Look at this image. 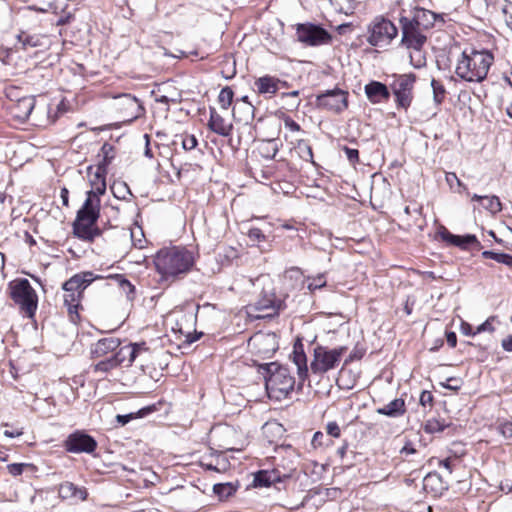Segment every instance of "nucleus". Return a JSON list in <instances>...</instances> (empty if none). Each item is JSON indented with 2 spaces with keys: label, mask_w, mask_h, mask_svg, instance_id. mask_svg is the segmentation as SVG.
I'll return each mask as SVG.
<instances>
[{
  "label": "nucleus",
  "mask_w": 512,
  "mask_h": 512,
  "mask_svg": "<svg viewBox=\"0 0 512 512\" xmlns=\"http://www.w3.org/2000/svg\"><path fill=\"white\" fill-rule=\"evenodd\" d=\"M295 148L297 150V153L303 160L309 161L314 164L312 147L308 143V141L303 139L298 140Z\"/></svg>",
  "instance_id": "nucleus-34"
},
{
  "label": "nucleus",
  "mask_w": 512,
  "mask_h": 512,
  "mask_svg": "<svg viewBox=\"0 0 512 512\" xmlns=\"http://www.w3.org/2000/svg\"><path fill=\"white\" fill-rule=\"evenodd\" d=\"M59 0H27L29 3L28 9L36 11V12H54L56 13L59 8L57 2Z\"/></svg>",
  "instance_id": "nucleus-29"
},
{
  "label": "nucleus",
  "mask_w": 512,
  "mask_h": 512,
  "mask_svg": "<svg viewBox=\"0 0 512 512\" xmlns=\"http://www.w3.org/2000/svg\"><path fill=\"white\" fill-rule=\"evenodd\" d=\"M134 418H136L134 413H129V414H125V415H120L119 414V415L116 416L117 422L119 424H121L122 426L126 425L127 423H129Z\"/></svg>",
  "instance_id": "nucleus-59"
},
{
  "label": "nucleus",
  "mask_w": 512,
  "mask_h": 512,
  "mask_svg": "<svg viewBox=\"0 0 512 512\" xmlns=\"http://www.w3.org/2000/svg\"><path fill=\"white\" fill-rule=\"evenodd\" d=\"M379 415L397 418L403 416L406 412L405 401L402 398H396L383 407L377 408Z\"/></svg>",
  "instance_id": "nucleus-25"
},
{
  "label": "nucleus",
  "mask_w": 512,
  "mask_h": 512,
  "mask_svg": "<svg viewBox=\"0 0 512 512\" xmlns=\"http://www.w3.org/2000/svg\"><path fill=\"white\" fill-rule=\"evenodd\" d=\"M481 255L485 259H493L496 262L500 263L502 261L504 253L503 252H494L491 250H485L482 252Z\"/></svg>",
  "instance_id": "nucleus-54"
},
{
  "label": "nucleus",
  "mask_w": 512,
  "mask_h": 512,
  "mask_svg": "<svg viewBox=\"0 0 512 512\" xmlns=\"http://www.w3.org/2000/svg\"><path fill=\"white\" fill-rule=\"evenodd\" d=\"M365 351L362 349L355 348L346 358L345 364H348L354 360H360L364 356Z\"/></svg>",
  "instance_id": "nucleus-57"
},
{
  "label": "nucleus",
  "mask_w": 512,
  "mask_h": 512,
  "mask_svg": "<svg viewBox=\"0 0 512 512\" xmlns=\"http://www.w3.org/2000/svg\"><path fill=\"white\" fill-rule=\"evenodd\" d=\"M367 41L375 47H385L397 36V27L388 19L376 17L368 28Z\"/></svg>",
  "instance_id": "nucleus-8"
},
{
  "label": "nucleus",
  "mask_w": 512,
  "mask_h": 512,
  "mask_svg": "<svg viewBox=\"0 0 512 512\" xmlns=\"http://www.w3.org/2000/svg\"><path fill=\"white\" fill-rule=\"evenodd\" d=\"M238 485L233 483H217L213 486V492L220 500H226L231 497L237 490Z\"/></svg>",
  "instance_id": "nucleus-32"
},
{
  "label": "nucleus",
  "mask_w": 512,
  "mask_h": 512,
  "mask_svg": "<svg viewBox=\"0 0 512 512\" xmlns=\"http://www.w3.org/2000/svg\"><path fill=\"white\" fill-rule=\"evenodd\" d=\"M494 56L487 50H464L458 60L455 73L467 82H483L493 64Z\"/></svg>",
  "instance_id": "nucleus-3"
},
{
  "label": "nucleus",
  "mask_w": 512,
  "mask_h": 512,
  "mask_svg": "<svg viewBox=\"0 0 512 512\" xmlns=\"http://www.w3.org/2000/svg\"><path fill=\"white\" fill-rule=\"evenodd\" d=\"M281 81L270 75L262 76L255 80V87L260 94H275Z\"/></svg>",
  "instance_id": "nucleus-27"
},
{
  "label": "nucleus",
  "mask_w": 512,
  "mask_h": 512,
  "mask_svg": "<svg viewBox=\"0 0 512 512\" xmlns=\"http://www.w3.org/2000/svg\"><path fill=\"white\" fill-rule=\"evenodd\" d=\"M446 181L451 187L454 182H456L458 186H462L461 181L458 179L457 175L453 172H449L446 174Z\"/></svg>",
  "instance_id": "nucleus-64"
},
{
  "label": "nucleus",
  "mask_w": 512,
  "mask_h": 512,
  "mask_svg": "<svg viewBox=\"0 0 512 512\" xmlns=\"http://www.w3.org/2000/svg\"><path fill=\"white\" fill-rule=\"evenodd\" d=\"M154 264L162 280H174L191 270L194 265V257L183 247L162 248L156 253Z\"/></svg>",
  "instance_id": "nucleus-1"
},
{
  "label": "nucleus",
  "mask_w": 512,
  "mask_h": 512,
  "mask_svg": "<svg viewBox=\"0 0 512 512\" xmlns=\"http://www.w3.org/2000/svg\"><path fill=\"white\" fill-rule=\"evenodd\" d=\"M346 346L329 348L323 345H317L313 351V359L310 363V369L313 374L323 375L330 370L335 369L342 356L346 353Z\"/></svg>",
  "instance_id": "nucleus-7"
},
{
  "label": "nucleus",
  "mask_w": 512,
  "mask_h": 512,
  "mask_svg": "<svg viewBox=\"0 0 512 512\" xmlns=\"http://www.w3.org/2000/svg\"><path fill=\"white\" fill-rule=\"evenodd\" d=\"M339 5V10L346 15L352 14L355 8L354 0H335Z\"/></svg>",
  "instance_id": "nucleus-47"
},
{
  "label": "nucleus",
  "mask_w": 512,
  "mask_h": 512,
  "mask_svg": "<svg viewBox=\"0 0 512 512\" xmlns=\"http://www.w3.org/2000/svg\"><path fill=\"white\" fill-rule=\"evenodd\" d=\"M130 343L122 346L119 350L113 354L114 359L117 361L118 366L128 363Z\"/></svg>",
  "instance_id": "nucleus-44"
},
{
  "label": "nucleus",
  "mask_w": 512,
  "mask_h": 512,
  "mask_svg": "<svg viewBox=\"0 0 512 512\" xmlns=\"http://www.w3.org/2000/svg\"><path fill=\"white\" fill-rule=\"evenodd\" d=\"M436 18L437 16L435 13L423 8H414L413 11H411V15L408 16L410 21L424 31L434 26Z\"/></svg>",
  "instance_id": "nucleus-22"
},
{
  "label": "nucleus",
  "mask_w": 512,
  "mask_h": 512,
  "mask_svg": "<svg viewBox=\"0 0 512 512\" xmlns=\"http://www.w3.org/2000/svg\"><path fill=\"white\" fill-rule=\"evenodd\" d=\"M106 278L114 280L122 291L126 294L128 300L132 301L135 298V286L122 274H111Z\"/></svg>",
  "instance_id": "nucleus-30"
},
{
  "label": "nucleus",
  "mask_w": 512,
  "mask_h": 512,
  "mask_svg": "<svg viewBox=\"0 0 512 512\" xmlns=\"http://www.w3.org/2000/svg\"><path fill=\"white\" fill-rule=\"evenodd\" d=\"M326 286L325 274H319L316 277L308 278L307 288L309 291L314 292L317 289Z\"/></svg>",
  "instance_id": "nucleus-43"
},
{
  "label": "nucleus",
  "mask_w": 512,
  "mask_h": 512,
  "mask_svg": "<svg viewBox=\"0 0 512 512\" xmlns=\"http://www.w3.org/2000/svg\"><path fill=\"white\" fill-rule=\"evenodd\" d=\"M326 433L334 438H339L341 436V429L336 421H331L327 423Z\"/></svg>",
  "instance_id": "nucleus-52"
},
{
  "label": "nucleus",
  "mask_w": 512,
  "mask_h": 512,
  "mask_svg": "<svg viewBox=\"0 0 512 512\" xmlns=\"http://www.w3.org/2000/svg\"><path fill=\"white\" fill-rule=\"evenodd\" d=\"M18 40L22 44L23 48H25V49L27 47H38V46L42 45L41 39L39 36L30 35V34H27L24 32L18 36Z\"/></svg>",
  "instance_id": "nucleus-39"
},
{
  "label": "nucleus",
  "mask_w": 512,
  "mask_h": 512,
  "mask_svg": "<svg viewBox=\"0 0 512 512\" xmlns=\"http://www.w3.org/2000/svg\"><path fill=\"white\" fill-rule=\"evenodd\" d=\"M198 144V141L194 135H185L182 139V147L186 151L194 149Z\"/></svg>",
  "instance_id": "nucleus-50"
},
{
  "label": "nucleus",
  "mask_w": 512,
  "mask_h": 512,
  "mask_svg": "<svg viewBox=\"0 0 512 512\" xmlns=\"http://www.w3.org/2000/svg\"><path fill=\"white\" fill-rule=\"evenodd\" d=\"M446 341H447V344L451 348L456 347V345H457V335H456V333L453 332V331L446 332Z\"/></svg>",
  "instance_id": "nucleus-61"
},
{
  "label": "nucleus",
  "mask_w": 512,
  "mask_h": 512,
  "mask_svg": "<svg viewBox=\"0 0 512 512\" xmlns=\"http://www.w3.org/2000/svg\"><path fill=\"white\" fill-rule=\"evenodd\" d=\"M64 449L69 453L80 454L87 453L92 454L98 444L95 438L84 430H76L69 434L64 440Z\"/></svg>",
  "instance_id": "nucleus-12"
},
{
  "label": "nucleus",
  "mask_w": 512,
  "mask_h": 512,
  "mask_svg": "<svg viewBox=\"0 0 512 512\" xmlns=\"http://www.w3.org/2000/svg\"><path fill=\"white\" fill-rule=\"evenodd\" d=\"M118 367L117 361L114 359L113 355L110 357L99 361L97 364L93 366L95 372L107 373Z\"/></svg>",
  "instance_id": "nucleus-37"
},
{
  "label": "nucleus",
  "mask_w": 512,
  "mask_h": 512,
  "mask_svg": "<svg viewBox=\"0 0 512 512\" xmlns=\"http://www.w3.org/2000/svg\"><path fill=\"white\" fill-rule=\"evenodd\" d=\"M501 347L506 352H512V335H509L506 338L502 339Z\"/></svg>",
  "instance_id": "nucleus-63"
},
{
  "label": "nucleus",
  "mask_w": 512,
  "mask_h": 512,
  "mask_svg": "<svg viewBox=\"0 0 512 512\" xmlns=\"http://www.w3.org/2000/svg\"><path fill=\"white\" fill-rule=\"evenodd\" d=\"M10 298L27 318H33L38 307V296L26 278H17L8 283Z\"/></svg>",
  "instance_id": "nucleus-6"
},
{
  "label": "nucleus",
  "mask_w": 512,
  "mask_h": 512,
  "mask_svg": "<svg viewBox=\"0 0 512 512\" xmlns=\"http://www.w3.org/2000/svg\"><path fill=\"white\" fill-rule=\"evenodd\" d=\"M108 169L97 164L96 171L90 179L92 189L88 192H94L95 195L101 196L106 192V175Z\"/></svg>",
  "instance_id": "nucleus-26"
},
{
  "label": "nucleus",
  "mask_w": 512,
  "mask_h": 512,
  "mask_svg": "<svg viewBox=\"0 0 512 512\" xmlns=\"http://www.w3.org/2000/svg\"><path fill=\"white\" fill-rule=\"evenodd\" d=\"M59 497L64 500H86L88 492L84 487H78L74 483L65 481L59 485Z\"/></svg>",
  "instance_id": "nucleus-23"
},
{
  "label": "nucleus",
  "mask_w": 512,
  "mask_h": 512,
  "mask_svg": "<svg viewBox=\"0 0 512 512\" xmlns=\"http://www.w3.org/2000/svg\"><path fill=\"white\" fill-rule=\"evenodd\" d=\"M210 118L208 120V128L223 137H228L233 129V124L227 122L214 107H210Z\"/></svg>",
  "instance_id": "nucleus-21"
},
{
  "label": "nucleus",
  "mask_w": 512,
  "mask_h": 512,
  "mask_svg": "<svg viewBox=\"0 0 512 512\" xmlns=\"http://www.w3.org/2000/svg\"><path fill=\"white\" fill-rule=\"evenodd\" d=\"M100 216V196L87 192L82 207L78 210L73 222V234L80 240L92 242L102 234L96 225Z\"/></svg>",
  "instance_id": "nucleus-2"
},
{
  "label": "nucleus",
  "mask_w": 512,
  "mask_h": 512,
  "mask_svg": "<svg viewBox=\"0 0 512 512\" xmlns=\"http://www.w3.org/2000/svg\"><path fill=\"white\" fill-rule=\"evenodd\" d=\"M295 471L296 467L293 461H290L288 467L278 464L272 470H259L254 474L253 485L254 487H270L272 484L292 478Z\"/></svg>",
  "instance_id": "nucleus-10"
},
{
  "label": "nucleus",
  "mask_w": 512,
  "mask_h": 512,
  "mask_svg": "<svg viewBox=\"0 0 512 512\" xmlns=\"http://www.w3.org/2000/svg\"><path fill=\"white\" fill-rule=\"evenodd\" d=\"M61 106H62V103H60V104H58V105H57V107H56L55 112H54V114H53V115H52V109H51V108H48L47 113H48V121H49V123L53 124V123H55V122H56L57 117H58V113H59V112H60V113H62V112H63V110H62Z\"/></svg>",
  "instance_id": "nucleus-58"
},
{
  "label": "nucleus",
  "mask_w": 512,
  "mask_h": 512,
  "mask_svg": "<svg viewBox=\"0 0 512 512\" xmlns=\"http://www.w3.org/2000/svg\"><path fill=\"white\" fill-rule=\"evenodd\" d=\"M399 21L402 29L401 43L409 49L421 50L427 41L425 31L410 21L408 16L402 15Z\"/></svg>",
  "instance_id": "nucleus-13"
},
{
  "label": "nucleus",
  "mask_w": 512,
  "mask_h": 512,
  "mask_svg": "<svg viewBox=\"0 0 512 512\" xmlns=\"http://www.w3.org/2000/svg\"><path fill=\"white\" fill-rule=\"evenodd\" d=\"M437 235L442 241L450 246L458 247L462 250H468L470 246L475 245L478 249L481 248V243L473 234L455 235L452 234L445 226H440Z\"/></svg>",
  "instance_id": "nucleus-16"
},
{
  "label": "nucleus",
  "mask_w": 512,
  "mask_h": 512,
  "mask_svg": "<svg viewBox=\"0 0 512 512\" xmlns=\"http://www.w3.org/2000/svg\"><path fill=\"white\" fill-rule=\"evenodd\" d=\"M423 488L427 493L438 496L449 489V483L438 472H430L423 479Z\"/></svg>",
  "instance_id": "nucleus-20"
},
{
  "label": "nucleus",
  "mask_w": 512,
  "mask_h": 512,
  "mask_svg": "<svg viewBox=\"0 0 512 512\" xmlns=\"http://www.w3.org/2000/svg\"><path fill=\"white\" fill-rule=\"evenodd\" d=\"M502 11L505 16V22L507 26L512 29V3L506 4Z\"/></svg>",
  "instance_id": "nucleus-56"
},
{
  "label": "nucleus",
  "mask_w": 512,
  "mask_h": 512,
  "mask_svg": "<svg viewBox=\"0 0 512 512\" xmlns=\"http://www.w3.org/2000/svg\"><path fill=\"white\" fill-rule=\"evenodd\" d=\"M348 93L334 88L316 96V106L318 108L327 109L335 112H341L348 106Z\"/></svg>",
  "instance_id": "nucleus-15"
},
{
  "label": "nucleus",
  "mask_w": 512,
  "mask_h": 512,
  "mask_svg": "<svg viewBox=\"0 0 512 512\" xmlns=\"http://www.w3.org/2000/svg\"><path fill=\"white\" fill-rule=\"evenodd\" d=\"M33 96L22 97L10 106L11 115L20 122H25L35 108Z\"/></svg>",
  "instance_id": "nucleus-19"
},
{
  "label": "nucleus",
  "mask_w": 512,
  "mask_h": 512,
  "mask_svg": "<svg viewBox=\"0 0 512 512\" xmlns=\"http://www.w3.org/2000/svg\"><path fill=\"white\" fill-rule=\"evenodd\" d=\"M461 332L466 336H475L477 334L476 330L472 329V326L467 322H462L461 324Z\"/></svg>",
  "instance_id": "nucleus-60"
},
{
  "label": "nucleus",
  "mask_w": 512,
  "mask_h": 512,
  "mask_svg": "<svg viewBox=\"0 0 512 512\" xmlns=\"http://www.w3.org/2000/svg\"><path fill=\"white\" fill-rule=\"evenodd\" d=\"M292 360L297 366V374L299 378L298 389H301L303 383L308 379V365L304 345L300 338H298L294 343Z\"/></svg>",
  "instance_id": "nucleus-17"
},
{
  "label": "nucleus",
  "mask_w": 512,
  "mask_h": 512,
  "mask_svg": "<svg viewBox=\"0 0 512 512\" xmlns=\"http://www.w3.org/2000/svg\"><path fill=\"white\" fill-rule=\"evenodd\" d=\"M114 146L108 142H105L101 147V154L103 155V159L98 163V165L103 166L108 169L109 164L114 159Z\"/></svg>",
  "instance_id": "nucleus-36"
},
{
  "label": "nucleus",
  "mask_w": 512,
  "mask_h": 512,
  "mask_svg": "<svg viewBox=\"0 0 512 512\" xmlns=\"http://www.w3.org/2000/svg\"><path fill=\"white\" fill-rule=\"evenodd\" d=\"M147 351H148V348L146 347L145 342L130 343L128 363H126V367L132 366V364L136 360V358L138 356H140L142 353H145Z\"/></svg>",
  "instance_id": "nucleus-35"
},
{
  "label": "nucleus",
  "mask_w": 512,
  "mask_h": 512,
  "mask_svg": "<svg viewBox=\"0 0 512 512\" xmlns=\"http://www.w3.org/2000/svg\"><path fill=\"white\" fill-rule=\"evenodd\" d=\"M258 371L265 379V387L269 398L282 400L288 397L295 386V378L288 367L275 362L260 364Z\"/></svg>",
  "instance_id": "nucleus-4"
},
{
  "label": "nucleus",
  "mask_w": 512,
  "mask_h": 512,
  "mask_svg": "<svg viewBox=\"0 0 512 512\" xmlns=\"http://www.w3.org/2000/svg\"><path fill=\"white\" fill-rule=\"evenodd\" d=\"M101 275H95L91 271H84L73 275L62 285L64 294V305L67 308L70 321L77 324L80 321L79 309L82 308L81 301L85 289L95 280L103 279Z\"/></svg>",
  "instance_id": "nucleus-5"
},
{
  "label": "nucleus",
  "mask_w": 512,
  "mask_h": 512,
  "mask_svg": "<svg viewBox=\"0 0 512 512\" xmlns=\"http://www.w3.org/2000/svg\"><path fill=\"white\" fill-rule=\"evenodd\" d=\"M284 126L292 132H299L301 130L300 125L289 116L284 118Z\"/></svg>",
  "instance_id": "nucleus-55"
},
{
  "label": "nucleus",
  "mask_w": 512,
  "mask_h": 512,
  "mask_svg": "<svg viewBox=\"0 0 512 512\" xmlns=\"http://www.w3.org/2000/svg\"><path fill=\"white\" fill-rule=\"evenodd\" d=\"M416 82V76L413 73L394 75V80L390 88L395 97V103L398 109L407 110L413 100V89Z\"/></svg>",
  "instance_id": "nucleus-9"
},
{
  "label": "nucleus",
  "mask_w": 512,
  "mask_h": 512,
  "mask_svg": "<svg viewBox=\"0 0 512 512\" xmlns=\"http://www.w3.org/2000/svg\"><path fill=\"white\" fill-rule=\"evenodd\" d=\"M248 237H249L250 241H252L253 243L262 242L266 238L263 231L259 228H251L248 231Z\"/></svg>",
  "instance_id": "nucleus-51"
},
{
  "label": "nucleus",
  "mask_w": 512,
  "mask_h": 512,
  "mask_svg": "<svg viewBox=\"0 0 512 512\" xmlns=\"http://www.w3.org/2000/svg\"><path fill=\"white\" fill-rule=\"evenodd\" d=\"M482 206L491 213H497L502 210L500 199L497 196H485Z\"/></svg>",
  "instance_id": "nucleus-41"
},
{
  "label": "nucleus",
  "mask_w": 512,
  "mask_h": 512,
  "mask_svg": "<svg viewBox=\"0 0 512 512\" xmlns=\"http://www.w3.org/2000/svg\"><path fill=\"white\" fill-rule=\"evenodd\" d=\"M296 34L300 42L309 46L326 44L331 40V35L326 29L312 23L298 24Z\"/></svg>",
  "instance_id": "nucleus-14"
},
{
  "label": "nucleus",
  "mask_w": 512,
  "mask_h": 512,
  "mask_svg": "<svg viewBox=\"0 0 512 512\" xmlns=\"http://www.w3.org/2000/svg\"><path fill=\"white\" fill-rule=\"evenodd\" d=\"M119 99L121 100V105L123 107L131 110L132 119L139 117L144 112L143 106L136 97L130 94H123L119 96Z\"/></svg>",
  "instance_id": "nucleus-28"
},
{
  "label": "nucleus",
  "mask_w": 512,
  "mask_h": 512,
  "mask_svg": "<svg viewBox=\"0 0 512 512\" xmlns=\"http://www.w3.org/2000/svg\"><path fill=\"white\" fill-rule=\"evenodd\" d=\"M439 466L444 467L448 471V473L451 474L454 469V460H452L451 458H446L439 462Z\"/></svg>",
  "instance_id": "nucleus-62"
},
{
  "label": "nucleus",
  "mask_w": 512,
  "mask_h": 512,
  "mask_svg": "<svg viewBox=\"0 0 512 512\" xmlns=\"http://www.w3.org/2000/svg\"><path fill=\"white\" fill-rule=\"evenodd\" d=\"M324 439H325V435L321 431L315 432L312 437V440H311L312 447L314 449H317L319 447H322L323 445L328 446V445L332 444L331 440H328L329 441L328 443H324Z\"/></svg>",
  "instance_id": "nucleus-46"
},
{
  "label": "nucleus",
  "mask_w": 512,
  "mask_h": 512,
  "mask_svg": "<svg viewBox=\"0 0 512 512\" xmlns=\"http://www.w3.org/2000/svg\"><path fill=\"white\" fill-rule=\"evenodd\" d=\"M256 311L265 312L261 317H271L283 310L286 305L283 299L276 296L272 283L264 286L259 298L251 305Z\"/></svg>",
  "instance_id": "nucleus-11"
},
{
  "label": "nucleus",
  "mask_w": 512,
  "mask_h": 512,
  "mask_svg": "<svg viewBox=\"0 0 512 512\" xmlns=\"http://www.w3.org/2000/svg\"><path fill=\"white\" fill-rule=\"evenodd\" d=\"M278 139L263 140L258 147L259 154L265 159H273L279 151Z\"/></svg>",
  "instance_id": "nucleus-31"
},
{
  "label": "nucleus",
  "mask_w": 512,
  "mask_h": 512,
  "mask_svg": "<svg viewBox=\"0 0 512 512\" xmlns=\"http://www.w3.org/2000/svg\"><path fill=\"white\" fill-rule=\"evenodd\" d=\"M233 97V90L230 87L226 86L221 89L218 95V102L221 105V107L226 110L232 104Z\"/></svg>",
  "instance_id": "nucleus-38"
},
{
  "label": "nucleus",
  "mask_w": 512,
  "mask_h": 512,
  "mask_svg": "<svg viewBox=\"0 0 512 512\" xmlns=\"http://www.w3.org/2000/svg\"><path fill=\"white\" fill-rule=\"evenodd\" d=\"M29 466H31V464L12 463L7 466V470L12 476H19L23 473L24 469Z\"/></svg>",
  "instance_id": "nucleus-48"
},
{
  "label": "nucleus",
  "mask_w": 512,
  "mask_h": 512,
  "mask_svg": "<svg viewBox=\"0 0 512 512\" xmlns=\"http://www.w3.org/2000/svg\"><path fill=\"white\" fill-rule=\"evenodd\" d=\"M342 150L344 151L348 161L351 164L354 165L359 162V151L357 149L350 148L348 146H343Z\"/></svg>",
  "instance_id": "nucleus-49"
},
{
  "label": "nucleus",
  "mask_w": 512,
  "mask_h": 512,
  "mask_svg": "<svg viewBox=\"0 0 512 512\" xmlns=\"http://www.w3.org/2000/svg\"><path fill=\"white\" fill-rule=\"evenodd\" d=\"M431 87H432V90H433V99H434V102L437 104V105H440L444 98H445V94H446V89L445 87L439 82L437 81L436 79H432L431 81Z\"/></svg>",
  "instance_id": "nucleus-40"
},
{
  "label": "nucleus",
  "mask_w": 512,
  "mask_h": 512,
  "mask_svg": "<svg viewBox=\"0 0 512 512\" xmlns=\"http://www.w3.org/2000/svg\"><path fill=\"white\" fill-rule=\"evenodd\" d=\"M121 341L116 337L102 338L91 347L92 358H101L119 348Z\"/></svg>",
  "instance_id": "nucleus-24"
},
{
  "label": "nucleus",
  "mask_w": 512,
  "mask_h": 512,
  "mask_svg": "<svg viewBox=\"0 0 512 512\" xmlns=\"http://www.w3.org/2000/svg\"><path fill=\"white\" fill-rule=\"evenodd\" d=\"M434 397L430 391L424 390L420 394L419 402L423 407L427 405L431 406L433 403Z\"/></svg>",
  "instance_id": "nucleus-53"
},
{
  "label": "nucleus",
  "mask_w": 512,
  "mask_h": 512,
  "mask_svg": "<svg viewBox=\"0 0 512 512\" xmlns=\"http://www.w3.org/2000/svg\"><path fill=\"white\" fill-rule=\"evenodd\" d=\"M367 99L372 104L387 102L391 93L387 85L379 81H370L364 87Z\"/></svg>",
  "instance_id": "nucleus-18"
},
{
  "label": "nucleus",
  "mask_w": 512,
  "mask_h": 512,
  "mask_svg": "<svg viewBox=\"0 0 512 512\" xmlns=\"http://www.w3.org/2000/svg\"><path fill=\"white\" fill-rule=\"evenodd\" d=\"M496 318H497L496 316H490L489 318H487L486 321H484L482 324H480L476 328L477 334L482 333V332L493 333L495 331V327L492 325V322L495 321Z\"/></svg>",
  "instance_id": "nucleus-45"
},
{
  "label": "nucleus",
  "mask_w": 512,
  "mask_h": 512,
  "mask_svg": "<svg viewBox=\"0 0 512 512\" xmlns=\"http://www.w3.org/2000/svg\"><path fill=\"white\" fill-rule=\"evenodd\" d=\"M497 432L506 440L509 444H512V421H503L498 424Z\"/></svg>",
  "instance_id": "nucleus-42"
},
{
  "label": "nucleus",
  "mask_w": 512,
  "mask_h": 512,
  "mask_svg": "<svg viewBox=\"0 0 512 512\" xmlns=\"http://www.w3.org/2000/svg\"><path fill=\"white\" fill-rule=\"evenodd\" d=\"M449 423L445 420H439L436 418L428 419L423 425V429L428 434H434L444 431L445 428L449 427Z\"/></svg>",
  "instance_id": "nucleus-33"
}]
</instances>
